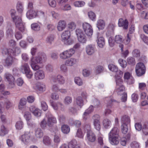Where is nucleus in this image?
<instances>
[{
  "label": "nucleus",
  "mask_w": 148,
  "mask_h": 148,
  "mask_svg": "<svg viewBox=\"0 0 148 148\" xmlns=\"http://www.w3.org/2000/svg\"><path fill=\"white\" fill-rule=\"evenodd\" d=\"M56 118L48 112L46 114V117L41 122L40 126L42 128H45L47 126L52 127L54 123H56Z\"/></svg>",
  "instance_id": "f257e3e1"
},
{
  "label": "nucleus",
  "mask_w": 148,
  "mask_h": 148,
  "mask_svg": "<svg viewBox=\"0 0 148 148\" xmlns=\"http://www.w3.org/2000/svg\"><path fill=\"white\" fill-rule=\"evenodd\" d=\"M119 132L116 127L113 128L109 134V139L110 143L112 145H117L119 143Z\"/></svg>",
  "instance_id": "f03ea898"
},
{
  "label": "nucleus",
  "mask_w": 148,
  "mask_h": 148,
  "mask_svg": "<svg viewBox=\"0 0 148 148\" xmlns=\"http://www.w3.org/2000/svg\"><path fill=\"white\" fill-rule=\"evenodd\" d=\"M144 60L143 61L144 63L140 62L138 63L136 66V72L137 76H140L144 75L145 72L146 68L145 65V63H146V60L144 59Z\"/></svg>",
  "instance_id": "7ed1b4c3"
},
{
  "label": "nucleus",
  "mask_w": 148,
  "mask_h": 148,
  "mask_svg": "<svg viewBox=\"0 0 148 148\" xmlns=\"http://www.w3.org/2000/svg\"><path fill=\"white\" fill-rule=\"evenodd\" d=\"M20 70L23 73L25 74L28 78H30L32 77L33 73L31 72L28 63H23L20 68Z\"/></svg>",
  "instance_id": "20e7f679"
},
{
  "label": "nucleus",
  "mask_w": 148,
  "mask_h": 148,
  "mask_svg": "<svg viewBox=\"0 0 148 148\" xmlns=\"http://www.w3.org/2000/svg\"><path fill=\"white\" fill-rule=\"evenodd\" d=\"M85 129L86 130V138L88 140L91 142H94L96 139V136L93 132L91 131L90 126L87 125L86 126Z\"/></svg>",
  "instance_id": "39448f33"
},
{
  "label": "nucleus",
  "mask_w": 148,
  "mask_h": 148,
  "mask_svg": "<svg viewBox=\"0 0 148 148\" xmlns=\"http://www.w3.org/2000/svg\"><path fill=\"white\" fill-rule=\"evenodd\" d=\"M116 91L118 94L121 95L125 90V88L123 85V82L120 78H117L116 75Z\"/></svg>",
  "instance_id": "423d86ee"
},
{
  "label": "nucleus",
  "mask_w": 148,
  "mask_h": 148,
  "mask_svg": "<svg viewBox=\"0 0 148 148\" xmlns=\"http://www.w3.org/2000/svg\"><path fill=\"white\" fill-rule=\"evenodd\" d=\"M47 59V56L44 53L38 54V55L35 58L31 59V61H33L36 63H42V62L46 61Z\"/></svg>",
  "instance_id": "0eeeda50"
},
{
  "label": "nucleus",
  "mask_w": 148,
  "mask_h": 148,
  "mask_svg": "<svg viewBox=\"0 0 148 148\" xmlns=\"http://www.w3.org/2000/svg\"><path fill=\"white\" fill-rule=\"evenodd\" d=\"M50 81L53 83L58 82L59 84H63L65 82L64 77L61 75L58 74L57 76L52 75L50 77Z\"/></svg>",
  "instance_id": "6e6552de"
},
{
  "label": "nucleus",
  "mask_w": 148,
  "mask_h": 148,
  "mask_svg": "<svg viewBox=\"0 0 148 148\" xmlns=\"http://www.w3.org/2000/svg\"><path fill=\"white\" fill-rule=\"evenodd\" d=\"M12 19L15 24L16 27L20 31H23L24 29V27L21 18L19 16H17Z\"/></svg>",
  "instance_id": "1a4fd4ad"
},
{
  "label": "nucleus",
  "mask_w": 148,
  "mask_h": 148,
  "mask_svg": "<svg viewBox=\"0 0 148 148\" xmlns=\"http://www.w3.org/2000/svg\"><path fill=\"white\" fill-rule=\"evenodd\" d=\"M75 51L71 48L66 50L60 54V57L63 59H66L71 57L75 53Z\"/></svg>",
  "instance_id": "9d476101"
},
{
  "label": "nucleus",
  "mask_w": 148,
  "mask_h": 148,
  "mask_svg": "<svg viewBox=\"0 0 148 148\" xmlns=\"http://www.w3.org/2000/svg\"><path fill=\"white\" fill-rule=\"evenodd\" d=\"M31 135V134L30 131L25 132L24 134L21 136V141L24 144H27L30 141Z\"/></svg>",
  "instance_id": "9b49d317"
},
{
  "label": "nucleus",
  "mask_w": 148,
  "mask_h": 148,
  "mask_svg": "<svg viewBox=\"0 0 148 148\" xmlns=\"http://www.w3.org/2000/svg\"><path fill=\"white\" fill-rule=\"evenodd\" d=\"M121 41L122 38H109L108 40L109 45L111 47L114 45L116 42L120 43Z\"/></svg>",
  "instance_id": "f8f14e48"
},
{
  "label": "nucleus",
  "mask_w": 148,
  "mask_h": 148,
  "mask_svg": "<svg viewBox=\"0 0 148 148\" xmlns=\"http://www.w3.org/2000/svg\"><path fill=\"white\" fill-rule=\"evenodd\" d=\"M45 77L44 72L41 70H39L36 72L34 74V77L36 80H40L44 79Z\"/></svg>",
  "instance_id": "ddd939ff"
},
{
  "label": "nucleus",
  "mask_w": 148,
  "mask_h": 148,
  "mask_svg": "<svg viewBox=\"0 0 148 148\" xmlns=\"http://www.w3.org/2000/svg\"><path fill=\"white\" fill-rule=\"evenodd\" d=\"M118 25L119 27H123L124 29H127L128 28V22L127 19L125 20L122 18L119 19Z\"/></svg>",
  "instance_id": "4468645a"
},
{
  "label": "nucleus",
  "mask_w": 148,
  "mask_h": 148,
  "mask_svg": "<svg viewBox=\"0 0 148 148\" xmlns=\"http://www.w3.org/2000/svg\"><path fill=\"white\" fill-rule=\"evenodd\" d=\"M66 26V21L64 20H60L58 23L57 29L58 31H62L65 29Z\"/></svg>",
  "instance_id": "2eb2a0df"
},
{
  "label": "nucleus",
  "mask_w": 148,
  "mask_h": 148,
  "mask_svg": "<svg viewBox=\"0 0 148 148\" xmlns=\"http://www.w3.org/2000/svg\"><path fill=\"white\" fill-rule=\"evenodd\" d=\"M51 105L55 110H64V106L63 104L60 102H57L54 103H51Z\"/></svg>",
  "instance_id": "dca6fc26"
},
{
  "label": "nucleus",
  "mask_w": 148,
  "mask_h": 148,
  "mask_svg": "<svg viewBox=\"0 0 148 148\" xmlns=\"http://www.w3.org/2000/svg\"><path fill=\"white\" fill-rule=\"evenodd\" d=\"M5 77L7 79L9 84L11 85V87H13L14 86V82L15 80L14 77L8 73H6L5 75Z\"/></svg>",
  "instance_id": "f3484780"
},
{
  "label": "nucleus",
  "mask_w": 148,
  "mask_h": 148,
  "mask_svg": "<svg viewBox=\"0 0 148 148\" xmlns=\"http://www.w3.org/2000/svg\"><path fill=\"white\" fill-rule=\"evenodd\" d=\"M30 111L36 117H39L41 115V111L39 109L34 106H31L29 108Z\"/></svg>",
  "instance_id": "a211bd4d"
},
{
  "label": "nucleus",
  "mask_w": 148,
  "mask_h": 148,
  "mask_svg": "<svg viewBox=\"0 0 148 148\" xmlns=\"http://www.w3.org/2000/svg\"><path fill=\"white\" fill-rule=\"evenodd\" d=\"M14 62L13 57L11 56H8L5 59L4 66L7 67H9L12 65Z\"/></svg>",
  "instance_id": "6ab92c4d"
},
{
  "label": "nucleus",
  "mask_w": 148,
  "mask_h": 148,
  "mask_svg": "<svg viewBox=\"0 0 148 148\" xmlns=\"http://www.w3.org/2000/svg\"><path fill=\"white\" fill-rule=\"evenodd\" d=\"M95 45H87L86 47V51L89 55L93 54L95 52Z\"/></svg>",
  "instance_id": "aec40b11"
},
{
  "label": "nucleus",
  "mask_w": 148,
  "mask_h": 148,
  "mask_svg": "<svg viewBox=\"0 0 148 148\" xmlns=\"http://www.w3.org/2000/svg\"><path fill=\"white\" fill-rule=\"evenodd\" d=\"M37 15V12L36 11L32 9L28 11L26 14L27 17L29 19L35 18Z\"/></svg>",
  "instance_id": "412c9836"
},
{
  "label": "nucleus",
  "mask_w": 148,
  "mask_h": 148,
  "mask_svg": "<svg viewBox=\"0 0 148 148\" xmlns=\"http://www.w3.org/2000/svg\"><path fill=\"white\" fill-rule=\"evenodd\" d=\"M124 77L125 79L127 80V82L129 84H132L134 82V80L132 77L129 72H126L125 73Z\"/></svg>",
  "instance_id": "4be33fe9"
},
{
  "label": "nucleus",
  "mask_w": 148,
  "mask_h": 148,
  "mask_svg": "<svg viewBox=\"0 0 148 148\" xmlns=\"http://www.w3.org/2000/svg\"><path fill=\"white\" fill-rule=\"evenodd\" d=\"M122 125H128L130 124V119L129 116L127 115L123 116L121 118Z\"/></svg>",
  "instance_id": "5701e85b"
},
{
  "label": "nucleus",
  "mask_w": 148,
  "mask_h": 148,
  "mask_svg": "<svg viewBox=\"0 0 148 148\" xmlns=\"http://www.w3.org/2000/svg\"><path fill=\"white\" fill-rule=\"evenodd\" d=\"M77 62L78 60L77 59L71 58L66 60L65 64L68 66H72L75 64Z\"/></svg>",
  "instance_id": "b1692460"
},
{
  "label": "nucleus",
  "mask_w": 148,
  "mask_h": 148,
  "mask_svg": "<svg viewBox=\"0 0 148 148\" xmlns=\"http://www.w3.org/2000/svg\"><path fill=\"white\" fill-rule=\"evenodd\" d=\"M62 40L66 45H70L74 42V40L71 38H62Z\"/></svg>",
  "instance_id": "393cba45"
},
{
  "label": "nucleus",
  "mask_w": 148,
  "mask_h": 148,
  "mask_svg": "<svg viewBox=\"0 0 148 148\" xmlns=\"http://www.w3.org/2000/svg\"><path fill=\"white\" fill-rule=\"evenodd\" d=\"M35 135L38 138H40L43 135V132L40 128H37L35 130Z\"/></svg>",
  "instance_id": "a878e982"
},
{
  "label": "nucleus",
  "mask_w": 148,
  "mask_h": 148,
  "mask_svg": "<svg viewBox=\"0 0 148 148\" xmlns=\"http://www.w3.org/2000/svg\"><path fill=\"white\" fill-rule=\"evenodd\" d=\"M21 50L18 47H13L10 50V53L14 56H17L21 53Z\"/></svg>",
  "instance_id": "bb28decb"
},
{
  "label": "nucleus",
  "mask_w": 148,
  "mask_h": 148,
  "mask_svg": "<svg viewBox=\"0 0 148 148\" xmlns=\"http://www.w3.org/2000/svg\"><path fill=\"white\" fill-rule=\"evenodd\" d=\"M36 86L37 89L40 92H43L45 90V85L42 83H37L36 84Z\"/></svg>",
  "instance_id": "cd10ccee"
},
{
  "label": "nucleus",
  "mask_w": 148,
  "mask_h": 148,
  "mask_svg": "<svg viewBox=\"0 0 148 148\" xmlns=\"http://www.w3.org/2000/svg\"><path fill=\"white\" fill-rule=\"evenodd\" d=\"M82 27L84 31L93 29L91 25L86 22L83 23L82 25Z\"/></svg>",
  "instance_id": "c85d7f7f"
},
{
  "label": "nucleus",
  "mask_w": 148,
  "mask_h": 148,
  "mask_svg": "<svg viewBox=\"0 0 148 148\" xmlns=\"http://www.w3.org/2000/svg\"><path fill=\"white\" fill-rule=\"evenodd\" d=\"M69 148H81L75 140L71 141L69 143Z\"/></svg>",
  "instance_id": "c756f323"
},
{
  "label": "nucleus",
  "mask_w": 148,
  "mask_h": 148,
  "mask_svg": "<svg viewBox=\"0 0 148 148\" xmlns=\"http://www.w3.org/2000/svg\"><path fill=\"white\" fill-rule=\"evenodd\" d=\"M97 26L99 29H102L105 27V23L102 20H99L97 22Z\"/></svg>",
  "instance_id": "7c9ffc66"
},
{
  "label": "nucleus",
  "mask_w": 148,
  "mask_h": 148,
  "mask_svg": "<svg viewBox=\"0 0 148 148\" xmlns=\"http://www.w3.org/2000/svg\"><path fill=\"white\" fill-rule=\"evenodd\" d=\"M75 103L81 108L84 105V101L82 97L79 96L76 99Z\"/></svg>",
  "instance_id": "2f4dec72"
},
{
  "label": "nucleus",
  "mask_w": 148,
  "mask_h": 148,
  "mask_svg": "<svg viewBox=\"0 0 148 148\" xmlns=\"http://www.w3.org/2000/svg\"><path fill=\"white\" fill-rule=\"evenodd\" d=\"M16 8L18 12L22 13L24 10V8L23 3L20 2H18L17 3Z\"/></svg>",
  "instance_id": "473e14b6"
},
{
  "label": "nucleus",
  "mask_w": 148,
  "mask_h": 148,
  "mask_svg": "<svg viewBox=\"0 0 148 148\" xmlns=\"http://www.w3.org/2000/svg\"><path fill=\"white\" fill-rule=\"evenodd\" d=\"M97 41L99 47L100 48H103L105 44L104 38H98Z\"/></svg>",
  "instance_id": "72a5a7b5"
},
{
  "label": "nucleus",
  "mask_w": 148,
  "mask_h": 148,
  "mask_svg": "<svg viewBox=\"0 0 148 148\" xmlns=\"http://www.w3.org/2000/svg\"><path fill=\"white\" fill-rule=\"evenodd\" d=\"M26 103V100L25 98H22L21 99L19 102L18 105V108L20 110H22L24 106L25 105Z\"/></svg>",
  "instance_id": "f704fd0d"
},
{
  "label": "nucleus",
  "mask_w": 148,
  "mask_h": 148,
  "mask_svg": "<svg viewBox=\"0 0 148 148\" xmlns=\"http://www.w3.org/2000/svg\"><path fill=\"white\" fill-rule=\"evenodd\" d=\"M72 101V98L69 96H66L64 98V103L65 105H68L70 104Z\"/></svg>",
  "instance_id": "c9c22d12"
},
{
  "label": "nucleus",
  "mask_w": 148,
  "mask_h": 148,
  "mask_svg": "<svg viewBox=\"0 0 148 148\" xmlns=\"http://www.w3.org/2000/svg\"><path fill=\"white\" fill-rule=\"evenodd\" d=\"M142 130L144 135H148V123H145L143 125Z\"/></svg>",
  "instance_id": "e433bc0d"
},
{
  "label": "nucleus",
  "mask_w": 148,
  "mask_h": 148,
  "mask_svg": "<svg viewBox=\"0 0 148 148\" xmlns=\"http://www.w3.org/2000/svg\"><path fill=\"white\" fill-rule=\"evenodd\" d=\"M8 130L3 125H1L0 130V135L1 136H4L8 133Z\"/></svg>",
  "instance_id": "4c0bfd02"
},
{
  "label": "nucleus",
  "mask_w": 148,
  "mask_h": 148,
  "mask_svg": "<svg viewBox=\"0 0 148 148\" xmlns=\"http://www.w3.org/2000/svg\"><path fill=\"white\" fill-rule=\"evenodd\" d=\"M103 124L104 127L106 128L110 126L111 125V121L108 119H104L103 121Z\"/></svg>",
  "instance_id": "58836bf2"
},
{
  "label": "nucleus",
  "mask_w": 148,
  "mask_h": 148,
  "mask_svg": "<svg viewBox=\"0 0 148 148\" xmlns=\"http://www.w3.org/2000/svg\"><path fill=\"white\" fill-rule=\"evenodd\" d=\"M61 130L64 134H67L70 131V129L69 127L67 125H62L61 128Z\"/></svg>",
  "instance_id": "ea45409f"
},
{
  "label": "nucleus",
  "mask_w": 148,
  "mask_h": 148,
  "mask_svg": "<svg viewBox=\"0 0 148 148\" xmlns=\"http://www.w3.org/2000/svg\"><path fill=\"white\" fill-rule=\"evenodd\" d=\"M74 81L76 84L79 86H82L83 84L82 80L79 77H76L75 78Z\"/></svg>",
  "instance_id": "a19ab883"
},
{
  "label": "nucleus",
  "mask_w": 148,
  "mask_h": 148,
  "mask_svg": "<svg viewBox=\"0 0 148 148\" xmlns=\"http://www.w3.org/2000/svg\"><path fill=\"white\" fill-rule=\"evenodd\" d=\"M43 142L45 145H49L50 144L51 140L49 137L45 136L43 137Z\"/></svg>",
  "instance_id": "79ce46f5"
},
{
  "label": "nucleus",
  "mask_w": 148,
  "mask_h": 148,
  "mask_svg": "<svg viewBox=\"0 0 148 148\" xmlns=\"http://www.w3.org/2000/svg\"><path fill=\"white\" fill-rule=\"evenodd\" d=\"M15 126L17 129L21 130L23 127V123L22 121H18L16 123Z\"/></svg>",
  "instance_id": "37998d69"
},
{
  "label": "nucleus",
  "mask_w": 148,
  "mask_h": 148,
  "mask_svg": "<svg viewBox=\"0 0 148 148\" xmlns=\"http://www.w3.org/2000/svg\"><path fill=\"white\" fill-rule=\"evenodd\" d=\"M108 68L112 71L116 72L118 71V68L116 66L113 64H110L108 66Z\"/></svg>",
  "instance_id": "c03bdc74"
},
{
  "label": "nucleus",
  "mask_w": 148,
  "mask_h": 148,
  "mask_svg": "<svg viewBox=\"0 0 148 148\" xmlns=\"http://www.w3.org/2000/svg\"><path fill=\"white\" fill-rule=\"evenodd\" d=\"M132 53L133 56L136 58H138L140 56V52L138 49L133 50Z\"/></svg>",
  "instance_id": "a18cd8bd"
},
{
  "label": "nucleus",
  "mask_w": 148,
  "mask_h": 148,
  "mask_svg": "<svg viewBox=\"0 0 148 148\" xmlns=\"http://www.w3.org/2000/svg\"><path fill=\"white\" fill-rule=\"evenodd\" d=\"M88 16L89 18L92 20L94 21L96 18V16L95 14L92 11H90L88 12Z\"/></svg>",
  "instance_id": "49530a36"
},
{
  "label": "nucleus",
  "mask_w": 148,
  "mask_h": 148,
  "mask_svg": "<svg viewBox=\"0 0 148 148\" xmlns=\"http://www.w3.org/2000/svg\"><path fill=\"white\" fill-rule=\"evenodd\" d=\"M34 62L33 61H31V66L32 69L36 71L38 69L40 68L39 66Z\"/></svg>",
  "instance_id": "de8ad7c7"
},
{
  "label": "nucleus",
  "mask_w": 148,
  "mask_h": 148,
  "mask_svg": "<svg viewBox=\"0 0 148 148\" xmlns=\"http://www.w3.org/2000/svg\"><path fill=\"white\" fill-rule=\"evenodd\" d=\"M68 28L72 30L75 29L76 27L75 23L73 22L69 23L67 25Z\"/></svg>",
  "instance_id": "09e8293b"
},
{
  "label": "nucleus",
  "mask_w": 148,
  "mask_h": 148,
  "mask_svg": "<svg viewBox=\"0 0 148 148\" xmlns=\"http://www.w3.org/2000/svg\"><path fill=\"white\" fill-rule=\"evenodd\" d=\"M127 62L129 64L134 65L136 63L134 58L132 57H128L127 60Z\"/></svg>",
  "instance_id": "8fccbe9b"
},
{
  "label": "nucleus",
  "mask_w": 148,
  "mask_h": 148,
  "mask_svg": "<svg viewBox=\"0 0 148 148\" xmlns=\"http://www.w3.org/2000/svg\"><path fill=\"white\" fill-rule=\"evenodd\" d=\"M31 27L32 29L34 31H38L40 29V26L36 23H33L31 25Z\"/></svg>",
  "instance_id": "3c124183"
},
{
  "label": "nucleus",
  "mask_w": 148,
  "mask_h": 148,
  "mask_svg": "<svg viewBox=\"0 0 148 148\" xmlns=\"http://www.w3.org/2000/svg\"><path fill=\"white\" fill-rule=\"evenodd\" d=\"M76 34L77 37H84L85 36V34H84L82 31L79 29H77L76 30Z\"/></svg>",
  "instance_id": "603ef678"
},
{
  "label": "nucleus",
  "mask_w": 148,
  "mask_h": 148,
  "mask_svg": "<svg viewBox=\"0 0 148 148\" xmlns=\"http://www.w3.org/2000/svg\"><path fill=\"white\" fill-rule=\"evenodd\" d=\"M121 128L122 133L124 134H126L128 131V125H121Z\"/></svg>",
  "instance_id": "864d4df0"
},
{
  "label": "nucleus",
  "mask_w": 148,
  "mask_h": 148,
  "mask_svg": "<svg viewBox=\"0 0 148 148\" xmlns=\"http://www.w3.org/2000/svg\"><path fill=\"white\" fill-rule=\"evenodd\" d=\"M74 5L77 7H81L84 5L85 3L83 1H76L74 3Z\"/></svg>",
  "instance_id": "5fc2aeb1"
},
{
  "label": "nucleus",
  "mask_w": 148,
  "mask_h": 148,
  "mask_svg": "<svg viewBox=\"0 0 148 148\" xmlns=\"http://www.w3.org/2000/svg\"><path fill=\"white\" fill-rule=\"evenodd\" d=\"M66 64L61 65L60 67V71L63 73H66L68 71L67 67Z\"/></svg>",
  "instance_id": "6e6d98bb"
},
{
  "label": "nucleus",
  "mask_w": 148,
  "mask_h": 148,
  "mask_svg": "<svg viewBox=\"0 0 148 148\" xmlns=\"http://www.w3.org/2000/svg\"><path fill=\"white\" fill-rule=\"evenodd\" d=\"M95 128L97 130L99 131L101 129V125L100 121L93 122Z\"/></svg>",
  "instance_id": "4d7b16f0"
},
{
  "label": "nucleus",
  "mask_w": 148,
  "mask_h": 148,
  "mask_svg": "<svg viewBox=\"0 0 148 148\" xmlns=\"http://www.w3.org/2000/svg\"><path fill=\"white\" fill-rule=\"evenodd\" d=\"M10 50V49H8L6 48H4L2 50V53L3 55H11Z\"/></svg>",
  "instance_id": "13d9d810"
},
{
  "label": "nucleus",
  "mask_w": 148,
  "mask_h": 148,
  "mask_svg": "<svg viewBox=\"0 0 148 148\" xmlns=\"http://www.w3.org/2000/svg\"><path fill=\"white\" fill-rule=\"evenodd\" d=\"M119 62L121 66L123 68H125L127 66V62L125 60L122 59H120L118 61Z\"/></svg>",
  "instance_id": "bf43d9fd"
},
{
  "label": "nucleus",
  "mask_w": 148,
  "mask_h": 148,
  "mask_svg": "<svg viewBox=\"0 0 148 148\" xmlns=\"http://www.w3.org/2000/svg\"><path fill=\"white\" fill-rule=\"evenodd\" d=\"M71 35V32L69 30H65L62 34V37H70Z\"/></svg>",
  "instance_id": "052dcab7"
},
{
  "label": "nucleus",
  "mask_w": 148,
  "mask_h": 148,
  "mask_svg": "<svg viewBox=\"0 0 148 148\" xmlns=\"http://www.w3.org/2000/svg\"><path fill=\"white\" fill-rule=\"evenodd\" d=\"M13 31L12 29L11 28H8L6 32V36L8 37H11L13 36Z\"/></svg>",
  "instance_id": "680f3d73"
},
{
  "label": "nucleus",
  "mask_w": 148,
  "mask_h": 148,
  "mask_svg": "<svg viewBox=\"0 0 148 148\" xmlns=\"http://www.w3.org/2000/svg\"><path fill=\"white\" fill-rule=\"evenodd\" d=\"M24 116L27 121H29L31 118V114L30 113L28 112H25Z\"/></svg>",
  "instance_id": "e2e57ef3"
},
{
  "label": "nucleus",
  "mask_w": 148,
  "mask_h": 148,
  "mask_svg": "<svg viewBox=\"0 0 148 148\" xmlns=\"http://www.w3.org/2000/svg\"><path fill=\"white\" fill-rule=\"evenodd\" d=\"M49 5L51 7L54 8L56 6V2L55 0H48Z\"/></svg>",
  "instance_id": "0e129e2a"
},
{
  "label": "nucleus",
  "mask_w": 148,
  "mask_h": 148,
  "mask_svg": "<svg viewBox=\"0 0 148 148\" xmlns=\"http://www.w3.org/2000/svg\"><path fill=\"white\" fill-rule=\"evenodd\" d=\"M104 69L103 66H99L97 67L96 73L97 74H99L102 73Z\"/></svg>",
  "instance_id": "69168bd1"
},
{
  "label": "nucleus",
  "mask_w": 148,
  "mask_h": 148,
  "mask_svg": "<svg viewBox=\"0 0 148 148\" xmlns=\"http://www.w3.org/2000/svg\"><path fill=\"white\" fill-rule=\"evenodd\" d=\"M130 146L132 148H139V145L136 141L132 142L130 144Z\"/></svg>",
  "instance_id": "338daca9"
},
{
  "label": "nucleus",
  "mask_w": 148,
  "mask_h": 148,
  "mask_svg": "<svg viewBox=\"0 0 148 148\" xmlns=\"http://www.w3.org/2000/svg\"><path fill=\"white\" fill-rule=\"evenodd\" d=\"M85 33V36H87L88 37L91 36L92 35L93 32V29L89 30L84 31Z\"/></svg>",
  "instance_id": "774afa93"
}]
</instances>
